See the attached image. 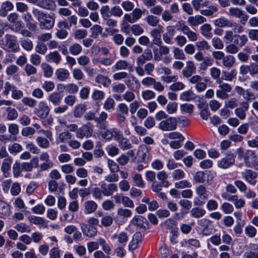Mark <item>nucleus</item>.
<instances>
[{
	"mask_svg": "<svg viewBox=\"0 0 258 258\" xmlns=\"http://www.w3.org/2000/svg\"><path fill=\"white\" fill-rule=\"evenodd\" d=\"M32 13L39 21L41 28L48 30L53 27L55 22L54 15L46 14L37 9H33Z\"/></svg>",
	"mask_w": 258,
	"mask_h": 258,
	"instance_id": "nucleus-1",
	"label": "nucleus"
},
{
	"mask_svg": "<svg viewBox=\"0 0 258 258\" xmlns=\"http://www.w3.org/2000/svg\"><path fill=\"white\" fill-rule=\"evenodd\" d=\"M217 83L219 84L218 89L216 92L217 97L222 99H225L229 97L228 93L232 90L231 86L228 83H222L221 80H217Z\"/></svg>",
	"mask_w": 258,
	"mask_h": 258,
	"instance_id": "nucleus-2",
	"label": "nucleus"
},
{
	"mask_svg": "<svg viewBox=\"0 0 258 258\" xmlns=\"http://www.w3.org/2000/svg\"><path fill=\"white\" fill-rule=\"evenodd\" d=\"M5 46L9 51L16 52L20 50L17 38L15 35L6 34Z\"/></svg>",
	"mask_w": 258,
	"mask_h": 258,
	"instance_id": "nucleus-3",
	"label": "nucleus"
},
{
	"mask_svg": "<svg viewBox=\"0 0 258 258\" xmlns=\"http://www.w3.org/2000/svg\"><path fill=\"white\" fill-rule=\"evenodd\" d=\"M158 128L163 131H171L177 127V120L174 117H169L162 120L158 124Z\"/></svg>",
	"mask_w": 258,
	"mask_h": 258,
	"instance_id": "nucleus-4",
	"label": "nucleus"
},
{
	"mask_svg": "<svg viewBox=\"0 0 258 258\" xmlns=\"http://www.w3.org/2000/svg\"><path fill=\"white\" fill-rule=\"evenodd\" d=\"M198 223L202 228L201 232L203 235L208 236L212 234L214 226L211 220L207 218H203L199 220Z\"/></svg>",
	"mask_w": 258,
	"mask_h": 258,
	"instance_id": "nucleus-5",
	"label": "nucleus"
},
{
	"mask_svg": "<svg viewBox=\"0 0 258 258\" xmlns=\"http://www.w3.org/2000/svg\"><path fill=\"white\" fill-rule=\"evenodd\" d=\"M49 108L47 104L44 101L39 102L37 107L35 108L34 112L36 115L41 118H45L49 113Z\"/></svg>",
	"mask_w": 258,
	"mask_h": 258,
	"instance_id": "nucleus-6",
	"label": "nucleus"
},
{
	"mask_svg": "<svg viewBox=\"0 0 258 258\" xmlns=\"http://www.w3.org/2000/svg\"><path fill=\"white\" fill-rule=\"evenodd\" d=\"M80 226L83 234L87 237L92 238L97 234V228L95 226H92L85 223H80Z\"/></svg>",
	"mask_w": 258,
	"mask_h": 258,
	"instance_id": "nucleus-7",
	"label": "nucleus"
},
{
	"mask_svg": "<svg viewBox=\"0 0 258 258\" xmlns=\"http://www.w3.org/2000/svg\"><path fill=\"white\" fill-rule=\"evenodd\" d=\"M235 91L236 92L246 100H251L256 99L255 95L249 89H244L242 87L236 86H235Z\"/></svg>",
	"mask_w": 258,
	"mask_h": 258,
	"instance_id": "nucleus-8",
	"label": "nucleus"
},
{
	"mask_svg": "<svg viewBox=\"0 0 258 258\" xmlns=\"http://www.w3.org/2000/svg\"><path fill=\"white\" fill-rule=\"evenodd\" d=\"M228 11L230 16L241 19V22L242 24H244L248 18V16L238 8L231 7Z\"/></svg>",
	"mask_w": 258,
	"mask_h": 258,
	"instance_id": "nucleus-9",
	"label": "nucleus"
},
{
	"mask_svg": "<svg viewBox=\"0 0 258 258\" xmlns=\"http://www.w3.org/2000/svg\"><path fill=\"white\" fill-rule=\"evenodd\" d=\"M92 128L90 125H83L77 131L76 137L81 139H83L84 137H90L92 135Z\"/></svg>",
	"mask_w": 258,
	"mask_h": 258,
	"instance_id": "nucleus-10",
	"label": "nucleus"
},
{
	"mask_svg": "<svg viewBox=\"0 0 258 258\" xmlns=\"http://www.w3.org/2000/svg\"><path fill=\"white\" fill-rule=\"evenodd\" d=\"M131 223L132 224L143 229H146L149 227V223L147 220L142 216H135L132 219Z\"/></svg>",
	"mask_w": 258,
	"mask_h": 258,
	"instance_id": "nucleus-11",
	"label": "nucleus"
},
{
	"mask_svg": "<svg viewBox=\"0 0 258 258\" xmlns=\"http://www.w3.org/2000/svg\"><path fill=\"white\" fill-rule=\"evenodd\" d=\"M208 175L207 173L203 171L197 172L194 176V181L198 183H205L206 185H210L211 184V180H209Z\"/></svg>",
	"mask_w": 258,
	"mask_h": 258,
	"instance_id": "nucleus-12",
	"label": "nucleus"
},
{
	"mask_svg": "<svg viewBox=\"0 0 258 258\" xmlns=\"http://www.w3.org/2000/svg\"><path fill=\"white\" fill-rule=\"evenodd\" d=\"M242 177L245 180L252 185H254L256 183V178L257 173L253 171L247 169L241 173Z\"/></svg>",
	"mask_w": 258,
	"mask_h": 258,
	"instance_id": "nucleus-13",
	"label": "nucleus"
},
{
	"mask_svg": "<svg viewBox=\"0 0 258 258\" xmlns=\"http://www.w3.org/2000/svg\"><path fill=\"white\" fill-rule=\"evenodd\" d=\"M169 52V48L167 46H160L159 48H153V53L155 60H160L163 55H167Z\"/></svg>",
	"mask_w": 258,
	"mask_h": 258,
	"instance_id": "nucleus-14",
	"label": "nucleus"
},
{
	"mask_svg": "<svg viewBox=\"0 0 258 258\" xmlns=\"http://www.w3.org/2000/svg\"><path fill=\"white\" fill-rule=\"evenodd\" d=\"M115 140L118 142L119 147L123 150L129 149L132 147L129 140L124 138L122 135H117L115 136Z\"/></svg>",
	"mask_w": 258,
	"mask_h": 258,
	"instance_id": "nucleus-15",
	"label": "nucleus"
},
{
	"mask_svg": "<svg viewBox=\"0 0 258 258\" xmlns=\"http://www.w3.org/2000/svg\"><path fill=\"white\" fill-rule=\"evenodd\" d=\"M249 107L248 103L246 101H243L240 104V106L235 109V113L236 116L240 119L243 120L245 118V112L248 110Z\"/></svg>",
	"mask_w": 258,
	"mask_h": 258,
	"instance_id": "nucleus-16",
	"label": "nucleus"
},
{
	"mask_svg": "<svg viewBox=\"0 0 258 258\" xmlns=\"http://www.w3.org/2000/svg\"><path fill=\"white\" fill-rule=\"evenodd\" d=\"M163 27L161 26H158L157 28L153 29L151 32V35L153 37V42L154 44L160 46L162 42L161 40V33L162 31Z\"/></svg>",
	"mask_w": 258,
	"mask_h": 258,
	"instance_id": "nucleus-17",
	"label": "nucleus"
},
{
	"mask_svg": "<svg viewBox=\"0 0 258 258\" xmlns=\"http://www.w3.org/2000/svg\"><path fill=\"white\" fill-rule=\"evenodd\" d=\"M101 189H102V194L105 196H110L113 192L117 191L118 188L116 184L114 183H110L106 185L105 183L101 184Z\"/></svg>",
	"mask_w": 258,
	"mask_h": 258,
	"instance_id": "nucleus-18",
	"label": "nucleus"
},
{
	"mask_svg": "<svg viewBox=\"0 0 258 258\" xmlns=\"http://www.w3.org/2000/svg\"><path fill=\"white\" fill-rule=\"evenodd\" d=\"M196 98L197 95L191 90L183 91L179 95V99L182 101H192Z\"/></svg>",
	"mask_w": 258,
	"mask_h": 258,
	"instance_id": "nucleus-19",
	"label": "nucleus"
},
{
	"mask_svg": "<svg viewBox=\"0 0 258 258\" xmlns=\"http://www.w3.org/2000/svg\"><path fill=\"white\" fill-rule=\"evenodd\" d=\"M112 239H116L117 242L121 246H125L128 240V235L127 233L121 232L112 236Z\"/></svg>",
	"mask_w": 258,
	"mask_h": 258,
	"instance_id": "nucleus-20",
	"label": "nucleus"
},
{
	"mask_svg": "<svg viewBox=\"0 0 258 258\" xmlns=\"http://www.w3.org/2000/svg\"><path fill=\"white\" fill-rule=\"evenodd\" d=\"M206 21V19L201 15L189 17L187 22L189 25L192 27L198 26Z\"/></svg>",
	"mask_w": 258,
	"mask_h": 258,
	"instance_id": "nucleus-21",
	"label": "nucleus"
},
{
	"mask_svg": "<svg viewBox=\"0 0 258 258\" xmlns=\"http://www.w3.org/2000/svg\"><path fill=\"white\" fill-rule=\"evenodd\" d=\"M175 34V28L173 26H168L166 28V32L163 35V39L167 44H171L173 36Z\"/></svg>",
	"mask_w": 258,
	"mask_h": 258,
	"instance_id": "nucleus-22",
	"label": "nucleus"
},
{
	"mask_svg": "<svg viewBox=\"0 0 258 258\" xmlns=\"http://www.w3.org/2000/svg\"><path fill=\"white\" fill-rule=\"evenodd\" d=\"M98 207L97 203L92 200H89L84 203L85 213L90 214L96 211Z\"/></svg>",
	"mask_w": 258,
	"mask_h": 258,
	"instance_id": "nucleus-23",
	"label": "nucleus"
},
{
	"mask_svg": "<svg viewBox=\"0 0 258 258\" xmlns=\"http://www.w3.org/2000/svg\"><path fill=\"white\" fill-rule=\"evenodd\" d=\"M196 71V67L192 61H188L186 62V67L182 70V74L185 77H189L191 76Z\"/></svg>",
	"mask_w": 258,
	"mask_h": 258,
	"instance_id": "nucleus-24",
	"label": "nucleus"
},
{
	"mask_svg": "<svg viewBox=\"0 0 258 258\" xmlns=\"http://www.w3.org/2000/svg\"><path fill=\"white\" fill-rule=\"evenodd\" d=\"M115 70H128L130 72L133 71V67L125 60H119L113 66Z\"/></svg>",
	"mask_w": 258,
	"mask_h": 258,
	"instance_id": "nucleus-25",
	"label": "nucleus"
},
{
	"mask_svg": "<svg viewBox=\"0 0 258 258\" xmlns=\"http://www.w3.org/2000/svg\"><path fill=\"white\" fill-rule=\"evenodd\" d=\"M214 24L216 26L219 27H232V23L229 21L227 19L221 17L219 18H218L215 20H214Z\"/></svg>",
	"mask_w": 258,
	"mask_h": 258,
	"instance_id": "nucleus-26",
	"label": "nucleus"
},
{
	"mask_svg": "<svg viewBox=\"0 0 258 258\" xmlns=\"http://www.w3.org/2000/svg\"><path fill=\"white\" fill-rule=\"evenodd\" d=\"M132 178L135 186L140 188L145 187V182L140 174L136 172L132 173Z\"/></svg>",
	"mask_w": 258,
	"mask_h": 258,
	"instance_id": "nucleus-27",
	"label": "nucleus"
},
{
	"mask_svg": "<svg viewBox=\"0 0 258 258\" xmlns=\"http://www.w3.org/2000/svg\"><path fill=\"white\" fill-rule=\"evenodd\" d=\"M55 75L59 81H64L69 78L70 73L68 70L65 69L59 68L56 70Z\"/></svg>",
	"mask_w": 258,
	"mask_h": 258,
	"instance_id": "nucleus-28",
	"label": "nucleus"
},
{
	"mask_svg": "<svg viewBox=\"0 0 258 258\" xmlns=\"http://www.w3.org/2000/svg\"><path fill=\"white\" fill-rule=\"evenodd\" d=\"M45 58L48 62L57 64L61 60V56L57 51H54L47 54Z\"/></svg>",
	"mask_w": 258,
	"mask_h": 258,
	"instance_id": "nucleus-29",
	"label": "nucleus"
},
{
	"mask_svg": "<svg viewBox=\"0 0 258 258\" xmlns=\"http://www.w3.org/2000/svg\"><path fill=\"white\" fill-rule=\"evenodd\" d=\"M142 234L137 232H136L133 236L132 240L129 244V249L134 250L137 247L138 243L141 240Z\"/></svg>",
	"mask_w": 258,
	"mask_h": 258,
	"instance_id": "nucleus-30",
	"label": "nucleus"
},
{
	"mask_svg": "<svg viewBox=\"0 0 258 258\" xmlns=\"http://www.w3.org/2000/svg\"><path fill=\"white\" fill-rule=\"evenodd\" d=\"M206 210L199 207L193 208L190 211V216L195 218H200L206 214Z\"/></svg>",
	"mask_w": 258,
	"mask_h": 258,
	"instance_id": "nucleus-31",
	"label": "nucleus"
},
{
	"mask_svg": "<svg viewBox=\"0 0 258 258\" xmlns=\"http://www.w3.org/2000/svg\"><path fill=\"white\" fill-rule=\"evenodd\" d=\"M247 38L245 35L233 36V43L238 46H243L247 42Z\"/></svg>",
	"mask_w": 258,
	"mask_h": 258,
	"instance_id": "nucleus-32",
	"label": "nucleus"
},
{
	"mask_svg": "<svg viewBox=\"0 0 258 258\" xmlns=\"http://www.w3.org/2000/svg\"><path fill=\"white\" fill-rule=\"evenodd\" d=\"M236 75L237 71L235 69H233L230 72L223 71L222 72V79L227 81H232Z\"/></svg>",
	"mask_w": 258,
	"mask_h": 258,
	"instance_id": "nucleus-33",
	"label": "nucleus"
},
{
	"mask_svg": "<svg viewBox=\"0 0 258 258\" xmlns=\"http://www.w3.org/2000/svg\"><path fill=\"white\" fill-rule=\"evenodd\" d=\"M195 108L193 104L190 103H183L180 104V110L182 113H186L188 114H192Z\"/></svg>",
	"mask_w": 258,
	"mask_h": 258,
	"instance_id": "nucleus-34",
	"label": "nucleus"
},
{
	"mask_svg": "<svg viewBox=\"0 0 258 258\" xmlns=\"http://www.w3.org/2000/svg\"><path fill=\"white\" fill-rule=\"evenodd\" d=\"M115 102L111 97H107L103 103V108L108 111H112L114 109Z\"/></svg>",
	"mask_w": 258,
	"mask_h": 258,
	"instance_id": "nucleus-35",
	"label": "nucleus"
},
{
	"mask_svg": "<svg viewBox=\"0 0 258 258\" xmlns=\"http://www.w3.org/2000/svg\"><path fill=\"white\" fill-rule=\"evenodd\" d=\"M38 6L47 10H53L55 8V3L53 0H40Z\"/></svg>",
	"mask_w": 258,
	"mask_h": 258,
	"instance_id": "nucleus-36",
	"label": "nucleus"
},
{
	"mask_svg": "<svg viewBox=\"0 0 258 258\" xmlns=\"http://www.w3.org/2000/svg\"><path fill=\"white\" fill-rule=\"evenodd\" d=\"M11 214L10 207L6 202L0 201V214L9 216Z\"/></svg>",
	"mask_w": 258,
	"mask_h": 258,
	"instance_id": "nucleus-37",
	"label": "nucleus"
},
{
	"mask_svg": "<svg viewBox=\"0 0 258 258\" xmlns=\"http://www.w3.org/2000/svg\"><path fill=\"white\" fill-rule=\"evenodd\" d=\"M20 44L22 48L27 51H30L33 49V44L32 41L29 39H21Z\"/></svg>",
	"mask_w": 258,
	"mask_h": 258,
	"instance_id": "nucleus-38",
	"label": "nucleus"
},
{
	"mask_svg": "<svg viewBox=\"0 0 258 258\" xmlns=\"http://www.w3.org/2000/svg\"><path fill=\"white\" fill-rule=\"evenodd\" d=\"M28 219L30 223L36 225H43L45 224V219L42 217L31 215Z\"/></svg>",
	"mask_w": 258,
	"mask_h": 258,
	"instance_id": "nucleus-39",
	"label": "nucleus"
},
{
	"mask_svg": "<svg viewBox=\"0 0 258 258\" xmlns=\"http://www.w3.org/2000/svg\"><path fill=\"white\" fill-rule=\"evenodd\" d=\"M117 135L119 134L117 133V130L115 129L104 130L101 134L102 137L106 140H110L113 136L115 137Z\"/></svg>",
	"mask_w": 258,
	"mask_h": 258,
	"instance_id": "nucleus-40",
	"label": "nucleus"
},
{
	"mask_svg": "<svg viewBox=\"0 0 258 258\" xmlns=\"http://www.w3.org/2000/svg\"><path fill=\"white\" fill-rule=\"evenodd\" d=\"M195 45L200 51L209 50L211 47L208 42L204 39L197 42Z\"/></svg>",
	"mask_w": 258,
	"mask_h": 258,
	"instance_id": "nucleus-41",
	"label": "nucleus"
},
{
	"mask_svg": "<svg viewBox=\"0 0 258 258\" xmlns=\"http://www.w3.org/2000/svg\"><path fill=\"white\" fill-rule=\"evenodd\" d=\"M41 67L43 71V75L44 77L50 78L52 76L53 69L49 64L46 63H42Z\"/></svg>",
	"mask_w": 258,
	"mask_h": 258,
	"instance_id": "nucleus-42",
	"label": "nucleus"
},
{
	"mask_svg": "<svg viewBox=\"0 0 258 258\" xmlns=\"http://www.w3.org/2000/svg\"><path fill=\"white\" fill-rule=\"evenodd\" d=\"M202 34L207 38H211L212 37L211 30L212 27L210 24H205L201 26Z\"/></svg>",
	"mask_w": 258,
	"mask_h": 258,
	"instance_id": "nucleus-43",
	"label": "nucleus"
},
{
	"mask_svg": "<svg viewBox=\"0 0 258 258\" xmlns=\"http://www.w3.org/2000/svg\"><path fill=\"white\" fill-rule=\"evenodd\" d=\"M134 152L133 150L128 151L126 153L122 154L117 160V161H128L133 160Z\"/></svg>",
	"mask_w": 258,
	"mask_h": 258,
	"instance_id": "nucleus-44",
	"label": "nucleus"
},
{
	"mask_svg": "<svg viewBox=\"0 0 258 258\" xmlns=\"http://www.w3.org/2000/svg\"><path fill=\"white\" fill-rule=\"evenodd\" d=\"M100 11L101 17L104 20H107L111 16V10L107 5L102 6Z\"/></svg>",
	"mask_w": 258,
	"mask_h": 258,
	"instance_id": "nucleus-45",
	"label": "nucleus"
},
{
	"mask_svg": "<svg viewBox=\"0 0 258 258\" xmlns=\"http://www.w3.org/2000/svg\"><path fill=\"white\" fill-rule=\"evenodd\" d=\"M196 192L199 198L205 200L208 198L207 195V191L205 186L204 185H200L197 187L196 188Z\"/></svg>",
	"mask_w": 258,
	"mask_h": 258,
	"instance_id": "nucleus-46",
	"label": "nucleus"
},
{
	"mask_svg": "<svg viewBox=\"0 0 258 258\" xmlns=\"http://www.w3.org/2000/svg\"><path fill=\"white\" fill-rule=\"evenodd\" d=\"M61 96L57 93H53L48 97V100L54 105H58L61 100Z\"/></svg>",
	"mask_w": 258,
	"mask_h": 258,
	"instance_id": "nucleus-47",
	"label": "nucleus"
},
{
	"mask_svg": "<svg viewBox=\"0 0 258 258\" xmlns=\"http://www.w3.org/2000/svg\"><path fill=\"white\" fill-rule=\"evenodd\" d=\"M94 64L100 63L105 66L111 65L113 63V60L109 58L98 57L93 59Z\"/></svg>",
	"mask_w": 258,
	"mask_h": 258,
	"instance_id": "nucleus-48",
	"label": "nucleus"
},
{
	"mask_svg": "<svg viewBox=\"0 0 258 258\" xmlns=\"http://www.w3.org/2000/svg\"><path fill=\"white\" fill-rule=\"evenodd\" d=\"M95 81L99 84H101L104 87H108L111 83V81L107 77L102 75H98L95 79Z\"/></svg>",
	"mask_w": 258,
	"mask_h": 258,
	"instance_id": "nucleus-49",
	"label": "nucleus"
},
{
	"mask_svg": "<svg viewBox=\"0 0 258 258\" xmlns=\"http://www.w3.org/2000/svg\"><path fill=\"white\" fill-rule=\"evenodd\" d=\"M234 62L235 58L231 55H228L226 56H224L222 61L223 64L227 68L232 67Z\"/></svg>",
	"mask_w": 258,
	"mask_h": 258,
	"instance_id": "nucleus-50",
	"label": "nucleus"
},
{
	"mask_svg": "<svg viewBox=\"0 0 258 258\" xmlns=\"http://www.w3.org/2000/svg\"><path fill=\"white\" fill-rule=\"evenodd\" d=\"M117 214L120 217L127 218L132 216V212L129 209L120 208L118 209Z\"/></svg>",
	"mask_w": 258,
	"mask_h": 258,
	"instance_id": "nucleus-51",
	"label": "nucleus"
},
{
	"mask_svg": "<svg viewBox=\"0 0 258 258\" xmlns=\"http://www.w3.org/2000/svg\"><path fill=\"white\" fill-rule=\"evenodd\" d=\"M73 137V135L68 132H64L59 134L58 140L61 143H69Z\"/></svg>",
	"mask_w": 258,
	"mask_h": 258,
	"instance_id": "nucleus-52",
	"label": "nucleus"
},
{
	"mask_svg": "<svg viewBox=\"0 0 258 258\" xmlns=\"http://www.w3.org/2000/svg\"><path fill=\"white\" fill-rule=\"evenodd\" d=\"M199 108H201L200 111V115L201 117L204 120H207L210 115L207 105L204 104H200L199 105Z\"/></svg>",
	"mask_w": 258,
	"mask_h": 258,
	"instance_id": "nucleus-53",
	"label": "nucleus"
},
{
	"mask_svg": "<svg viewBox=\"0 0 258 258\" xmlns=\"http://www.w3.org/2000/svg\"><path fill=\"white\" fill-rule=\"evenodd\" d=\"M22 146L18 143H14L10 145L8 147V150L11 154H16L22 151Z\"/></svg>",
	"mask_w": 258,
	"mask_h": 258,
	"instance_id": "nucleus-54",
	"label": "nucleus"
},
{
	"mask_svg": "<svg viewBox=\"0 0 258 258\" xmlns=\"http://www.w3.org/2000/svg\"><path fill=\"white\" fill-rule=\"evenodd\" d=\"M106 151L108 155L111 157L118 155L119 153L118 148L112 144L109 145L106 147Z\"/></svg>",
	"mask_w": 258,
	"mask_h": 258,
	"instance_id": "nucleus-55",
	"label": "nucleus"
},
{
	"mask_svg": "<svg viewBox=\"0 0 258 258\" xmlns=\"http://www.w3.org/2000/svg\"><path fill=\"white\" fill-rule=\"evenodd\" d=\"M86 110L85 104H79L75 108L74 115L76 117H81Z\"/></svg>",
	"mask_w": 258,
	"mask_h": 258,
	"instance_id": "nucleus-56",
	"label": "nucleus"
},
{
	"mask_svg": "<svg viewBox=\"0 0 258 258\" xmlns=\"http://www.w3.org/2000/svg\"><path fill=\"white\" fill-rule=\"evenodd\" d=\"M99 244L102 246V250L107 254H109L111 249L109 244L104 238H100L99 239Z\"/></svg>",
	"mask_w": 258,
	"mask_h": 258,
	"instance_id": "nucleus-57",
	"label": "nucleus"
},
{
	"mask_svg": "<svg viewBox=\"0 0 258 258\" xmlns=\"http://www.w3.org/2000/svg\"><path fill=\"white\" fill-rule=\"evenodd\" d=\"M90 30L91 32V36L92 38H96L101 33L102 28L100 25H95L91 28Z\"/></svg>",
	"mask_w": 258,
	"mask_h": 258,
	"instance_id": "nucleus-58",
	"label": "nucleus"
},
{
	"mask_svg": "<svg viewBox=\"0 0 258 258\" xmlns=\"http://www.w3.org/2000/svg\"><path fill=\"white\" fill-rule=\"evenodd\" d=\"M173 55L175 59L184 60L185 56L183 50L178 47L173 48Z\"/></svg>",
	"mask_w": 258,
	"mask_h": 258,
	"instance_id": "nucleus-59",
	"label": "nucleus"
},
{
	"mask_svg": "<svg viewBox=\"0 0 258 258\" xmlns=\"http://www.w3.org/2000/svg\"><path fill=\"white\" fill-rule=\"evenodd\" d=\"M69 49L71 54L77 55L81 52L82 48L79 44L75 43L70 47Z\"/></svg>",
	"mask_w": 258,
	"mask_h": 258,
	"instance_id": "nucleus-60",
	"label": "nucleus"
},
{
	"mask_svg": "<svg viewBox=\"0 0 258 258\" xmlns=\"http://www.w3.org/2000/svg\"><path fill=\"white\" fill-rule=\"evenodd\" d=\"M177 109V103L174 102H169L166 107V110L169 114L175 113Z\"/></svg>",
	"mask_w": 258,
	"mask_h": 258,
	"instance_id": "nucleus-61",
	"label": "nucleus"
},
{
	"mask_svg": "<svg viewBox=\"0 0 258 258\" xmlns=\"http://www.w3.org/2000/svg\"><path fill=\"white\" fill-rule=\"evenodd\" d=\"M155 93L150 90H146L142 91V97L145 100H148L155 97Z\"/></svg>",
	"mask_w": 258,
	"mask_h": 258,
	"instance_id": "nucleus-62",
	"label": "nucleus"
},
{
	"mask_svg": "<svg viewBox=\"0 0 258 258\" xmlns=\"http://www.w3.org/2000/svg\"><path fill=\"white\" fill-rule=\"evenodd\" d=\"M131 30L132 33L138 36L141 35L144 32L143 28L139 24H134L131 26Z\"/></svg>",
	"mask_w": 258,
	"mask_h": 258,
	"instance_id": "nucleus-63",
	"label": "nucleus"
},
{
	"mask_svg": "<svg viewBox=\"0 0 258 258\" xmlns=\"http://www.w3.org/2000/svg\"><path fill=\"white\" fill-rule=\"evenodd\" d=\"M60 251L59 248L57 247H54L52 248L49 252V258H60Z\"/></svg>",
	"mask_w": 258,
	"mask_h": 258,
	"instance_id": "nucleus-64",
	"label": "nucleus"
}]
</instances>
